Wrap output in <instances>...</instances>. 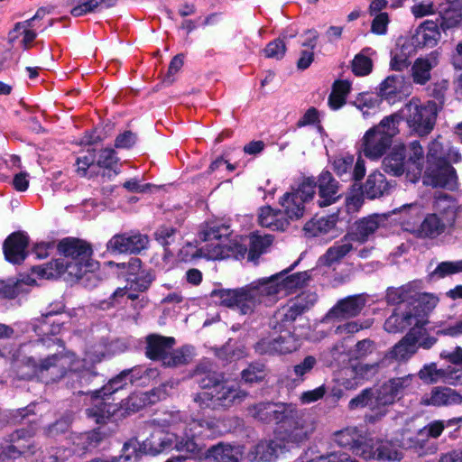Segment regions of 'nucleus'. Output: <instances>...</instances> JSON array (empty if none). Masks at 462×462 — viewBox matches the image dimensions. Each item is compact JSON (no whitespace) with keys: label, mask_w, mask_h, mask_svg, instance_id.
I'll return each mask as SVG.
<instances>
[{"label":"nucleus","mask_w":462,"mask_h":462,"mask_svg":"<svg viewBox=\"0 0 462 462\" xmlns=\"http://www.w3.org/2000/svg\"><path fill=\"white\" fill-rule=\"evenodd\" d=\"M296 261L289 268L269 278H263L239 289H222L213 291L212 296L239 315H251L260 303L272 304L281 292H290L304 286L310 279L308 272H300L285 275L299 263Z\"/></svg>","instance_id":"f257e3e1"},{"label":"nucleus","mask_w":462,"mask_h":462,"mask_svg":"<svg viewBox=\"0 0 462 462\" xmlns=\"http://www.w3.org/2000/svg\"><path fill=\"white\" fill-rule=\"evenodd\" d=\"M192 375L203 390L192 394V401L201 410L226 411L246 396L239 386L225 377L224 373L216 371L208 363L199 364Z\"/></svg>","instance_id":"f03ea898"},{"label":"nucleus","mask_w":462,"mask_h":462,"mask_svg":"<svg viewBox=\"0 0 462 462\" xmlns=\"http://www.w3.org/2000/svg\"><path fill=\"white\" fill-rule=\"evenodd\" d=\"M420 282L413 281L400 287H389L385 299L396 305L389 318H423L430 315L439 299L430 292H420Z\"/></svg>","instance_id":"7ed1b4c3"},{"label":"nucleus","mask_w":462,"mask_h":462,"mask_svg":"<svg viewBox=\"0 0 462 462\" xmlns=\"http://www.w3.org/2000/svg\"><path fill=\"white\" fill-rule=\"evenodd\" d=\"M76 361L75 353L66 349L48 356L39 363L30 357L26 364L18 366L16 376L19 380L29 381L38 375L45 378L47 383H55L73 371Z\"/></svg>","instance_id":"20e7f679"},{"label":"nucleus","mask_w":462,"mask_h":462,"mask_svg":"<svg viewBox=\"0 0 462 462\" xmlns=\"http://www.w3.org/2000/svg\"><path fill=\"white\" fill-rule=\"evenodd\" d=\"M433 208L434 212L427 214L417 229L413 230L420 238H437L455 226L458 205L452 196L436 192Z\"/></svg>","instance_id":"39448f33"},{"label":"nucleus","mask_w":462,"mask_h":462,"mask_svg":"<svg viewBox=\"0 0 462 462\" xmlns=\"http://www.w3.org/2000/svg\"><path fill=\"white\" fill-rule=\"evenodd\" d=\"M401 120L400 115L393 114L367 130L361 141L363 154L370 160L382 158L391 148L393 137L399 133Z\"/></svg>","instance_id":"423d86ee"},{"label":"nucleus","mask_w":462,"mask_h":462,"mask_svg":"<svg viewBox=\"0 0 462 462\" xmlns=\"http://www.w3.org/2000/svg\"><path fill=\"white\" fill-rule=\"evenodd\" d=\"M314 430V420L294 405L282 423L275 428L274 434L279 437L282 445L291 450L305 445Z\"/></svg>","instance_id":"0eeeda50"},{"label":"nucleus","mask_w":462,"mask_h":462,"mask_svg":"<svg viewBox=\"0 0 462 462\" xmlns=\"http://www.w3.org/2000/svg\"><path fill=\"white\" fill-rule=\"evenodd\" d=\"M316 185L317 182L313 179L307 178L297 189H292L280 198L281 209L289 222L303 217L306 204L313 199Z\"/></svg>","instance_id":"6e6552de"},{"label":"nucleus","mask_w":462,"mask_h":462,"mask_svg":"<svg viewBox=\"0 0 462 462\" xmlns=\"http://www.w3.org/2000/svg\"><path fill=\"white\" fill-rule=\"evenodd\" d=\"M402 113L410 127L420 135L428 134L434 127L437 118V104L434 101L422 103L418 98H412L402 108Z\"/></svg>","instance_id":"1a4fd4ad"},{"label":"nucleus","mask_w":462,"mask_h":462,"mask_svg":"<svg viewBox=\"0 0 462 462\" xmlns=\"http://www.w3.org/2000/svg\"><path fill=\"white\" fill-rule=\"evenodd\" d=\"M196 437H191L189 434H184V437H178L176 435H163L160 437L152 436L147 439L150 447V453L157 455L163 451L175 448L179 452L186 454L185 457H192L199 456L200 448L195 440Z\"/></svg>","instance_id":"9d476101"},{"label":"nucleus","mask_w":462,"mask_h":462,"mask_svg":"<svg viewBox=\"0 0 462 462\" xmlns=\"http://www.w3.org/2000/svg\"><path fill=\"white\" fill-rule=\"evenodd\" d=\"M295 404L287 402H261L247 408L254 420L263 424H275L278 428Z\"/></svg>","instance_id":"9b49d317"},{"label":"nucleus","mask_w":462,"mask_h":462,"mask_svg":"<svg viewBox=\"0 0 462 462\" xmlns=\"http://www.w3.org/2000/svg\"><path fill=\"white\" fill-rule=\"evenodd\" d=\"M78 395H89L91 406L85 410L86 416L97 424L105 425L119 411L118 404L109 402V398L102 395L98 391L88 389L79 390Z\"/></svg>","instance_id":"f8f14e48"},{"label":"nucleus","mask_w":462,"mask_h":462,"mask_svg":"<svg viewBox=\"0 0 462 462\" xmlns=\"http://www.w3.org/2000/svg\"><path fill=\"white\" fill-rule=\"evenodd\" d=\"M9 442L0 451V462H9L21 456L33 455L36 446L32 439V433L27 429H19L9 435Z\"/></svg>","instance_id":"ddd939ff"},{"label":"nucleus","mask_w":462,"mask_h":462,"mask_svg":"<svg viewBox=\"0 0 462 462\" xmlns=\"http://www.w3.org/2000/svg\"><path fill=\"white\" fill-rule=\"evenodd\" d=\"M423 184L453 190L457 186L456 171L449 162L427 164L423 175Z\"/></svg>","instance_id":"4468645a"},{"label":"nucleus","mask_w":462,"mask_h":462,"mask_svg":"<svg viewBox=\"0 0 462 462\" xmlns=\"http://www.w3.org/2000/svg\"><path fill=\"white\" fill-rule=\"evenodd\" d=\"M368 408L370 414H365V419L370 423H374L384 417L388 411L381 405L379 395L376 389L365 388L348 402L349 410Z\"/></svg>","instance_id":"2eb2a0df"},{"label":"nucleus","mask_w":462,"mask_h":462,"mask_svg":"<svg viewBox=\"0 0 462 462\" xmlns=\"http://www.w3.org/2000/svg\"><path fill=\"white\" fill-rule=\"evenodd\" d=\"M148 243L146 235L130 231L113 236L106 244V249L110 253L138 254L147 247Z\"/></svg>","instance_id":"dca6fc26"},{"label":"nucleus","mask_w":462,"mask_h":462,"mask_svg":"<svg viewBox=\"0 0 462 462\" xmlns=\"http://www.w3.org/2000/svg\"><path fill=\"white\" fill-rule=\"evenodd\" d=\"M416 323L408 330L406 335L393 346L391 355L395 359L406 361L417 352V342L425 333L424 325L430 324V319H415Z\"/></svg>","instance_id":"f3484780"},{"label":"nucleus","mask_w":462,"mask_h":462,"mask_svg":"<svg viewBox=\"0 0 462 462\" xmlns=\"http://www.w3.org/2000/svg\"><path fill=\"white\" fill-rule=\"evenodd\" d=\"M414 374H409L385 381L376 389L381 405L387 409V406L402 399L410 390Z\"/></svg>","instance_id":"a211bd4d"},{"label":"nucleus","mask_w":462,"mask_h":462,"mask_svg":"<svg viewBox=\"0 0 462 462\" xmlns=\"http://www.w3.org/2000/svg\"><path fill=\"white\" fill-rule=\"evenodd\" d=\"M200 251L205 257L212 260L235 258L236 260L248 257V248L246 245L235 241L228 243L207 244L201 247Z\"/></svg>","instance_id":"6ab92c4d"},{"label":"nucleus","mask_w":462,"mask_h":462,"mask_svg":"<svg viewBox=\"0 0 462 462\" xmlns=\"http://www.w3.org/2000/svg\"><path fill=\"white\" fill-rule=\"evenodd\" d=\"M368 294L360 293L339 300L325 318H354L362 314L368 300Z\"/></svg>","instance_id":"aec40b11"},{"label":"nucleus","mask_w":462,"mask_h":462,"mask_svg":"<svg viewBox=\"0 0 462 462\" xmlns=\"http://www.w3.org/2000/svg\"><path fill=\"white\" fill-rule=\"evenodd\" d=\"M333 170L343 181L360 180L365 174L364 160L359 157L355 162L353 155L336 158L333 162Z\"/></svg>","instance_id":"412c9836"},{"label":"nucleus","mask_w":462,"mask_h":462,"mask_svg":"<svg viewBox=\"0 0 462 462\" xmlns=\"http://www.w3.org/2000/svg\"><path fill=\"white\" fill-rule=\"evenodd\" d=\"M441 28L439 20H426L418 26L412 36V44L415 47H434L438 44L441 36Z\"/></svg>","instance_id":"4be33fe9"},{"label":"nucleus","mask_w":462,"mask_h":462,"mask_svg":"<svg viewBox=\"0 0 462 462\" xmlns=\"http://www.w3.org/2000/svg\"><path fill=\"white\" fill-rule=\"evenodd\" d=\"M59 252L64 256L63 259L89 261L92 254L91 246L85 241L66 237L58 245Z\"/></svg>","instance_id":"5701e85b"},{"label":"nucleus","mask_w":462,"mask_h":462,"mask_svg":"<svg viewBox=\"0 0 462 462\" xmlns=\"http://www.w3.org/2000/svg\"><path fill=\"white\" fill-rule=\"evenodd\" d=\"M29 239L22 233H13L5 241L3 249L7 261L21 263L26 257Z\"/></svg>","instance_id":"b1692460"},{"label":"nucleus","mask_w":462,"mask_h":462,"mask_svg":"<svg viewBox=\"0 0 462 462\" xmlns=\"http://www.w3.org/2000/svg\"><path fill=\"white\" fill-rule=\"evenodd\" d=\"M318 186L319 196L318 204L320 208L327 207L332 203H335L340 197L338 194V182L328 171H324L319 174Z\"/></svg>","instance_id":"393cba45"},{"label":"nucleus","mask_w":462,"mask_h":462,"mask_svg":"<svg viewBox=\"0 0 462 462\" xmlns=\"http://www.w3.org/2000/svg\"><path fill=\"white\" fill-rule=\"evenodd\" d=\"M439 52L433 51L425 57L415 60L411 67L413 82L419 85H425L430 81V71L439 64Z\"/></svg>","instance_id":"a878e982"},{"label":"nucleus","mask_w":462,"mask_h":462,"mask_svg":"<svg viewBox=\"0 0 462 462\" xmlns=\"http://www.w3.org/2000/svg\"><path fill=\"white\" fill-rule=\"evenodd\" d=\"M318 300L314 292H303L283 306L279 314L282 318H297L310 310Z\"/></svg>","instance_id":"bb28decb"},{"label":"nucleus","mask_w":462,"mask_h":462,"mask_svg":"<svg viewBox=\"0 0 462 462\" xmlns=\"http://www.w3.org/2000/svg\"><path fill=\"white\" fill-rule=\"evenodd\" d=\"M392 189L391 183L387 180L384 174L375 171L371 172L365 183L362 188V195L369 199H379L390 194Z\"/></svg>","instance_id":"cd10ccee"},{"label":"nucleus","mask_w":462,"mask_h":462,"mask_svg":"<svg viewBox=\"0 0 462 462\" xmlns=\"http://www.w3.org/2000/svg\"><path fill=\"white\" fill-rule=\"evenodd\" d=\"M462 395L456 390L446 386L433 387L429 397L423 399V403L434 407L450 406L460 404Z\"/></svg>","instance_id":"c85d7f7f"},{"label":"nucleus","mask_w":462,"mask_h":462,"mask_svg":"<svg viewBox=\"0 0 462 462\" xmlns=\"http://www.w3.org/2000/svg\"><path fill=\"white\" fill-rule=\"evenodd\" d=\"M172 337L151 334L146 337L145 356L152 361H162L168 350L175 344Z\"/></svg>","instance_id":"c756f323"},{"label":"nucleus","mask_w":462,"mask_h":462,"mask_svg":"<svg viewBox=\"0 0 462 462\" xmlns=\"http://www.w3.org/2000/svg\"><path fill=\"white\" fill-rule=\"evenodd\" d=\"M230 234L229 226L220 221H210L200 226L199 237L208 244L225 243Z\"/></svg>","instance_id":"7c9ffc66"},{"label":"nucleus","mask_w":462,"mask_h":462,"mask_svg":"<svg viewBox=\"0 0 462 462\" xmlns=\"http://www.w3.org/2000/svg\"><path fill=\"white\" fill-rule=\"evenodd\" d=\"M217 428V423L214 419H190L185 422L183 431L184 434H189L191 437L207 439L216 432Z\"/></svg>","instance_id":"2f4dec72"},{"label":"nucleus","mask_w":462,"mask_h":462,"mask_svg":"<svg viewBox=\"0 0 462 462\" xmlns=\"http://www.w3.org/2000/svg\"><path fill=\"white\" fill-rule=\"evenodd\" d=\"M283 443L275 436L274 439H264L259 441L255 446V455L260 461L273 462L275 461L280 454L289 451Z\"/></svg>","instance_id":"473e14b6"},{"label":"nucleus","mask_w":462,"mask_h":462,"mask_svg":"<svg viewBox=\"0 0 462 462\" xmlns=\"http://www.w3.org/2000/svg\"><path fill=\"white\" fill-rule=\"evenodd\" d=\"M258 219L259 224L262 226H265L273 230L283 231L290 225L288 218L281 208L275 210L271 207L262 208Z\"/></svg>","instance_id":"72a5a7b5"},{"label":"nucleus","mask_w":462,"mask_h":462,"mask_svg":"<svg viewBox=\"0 0 462 462\" xmlns=\"http://www.w3.org/2000/svg\"><path fill=\"white\" fill-rule=\"evenodd\" d=\"M351 242L350 236H345L330 246L321 256L320 260L327 266L339 263L353 249Z\"/></svg>","instance_id":"f704fd0d"},{"label":"nucleus","mask_w":462,"mask_h":462,"mask_svg":"<svg viewBox=\"0 0 462 462\" xmlns=\"http://www.w3.org/2000/svg\"><path fill=\"white\" fill-rule=\"evenodd\" d=\"M451 159V149L449 143L438 136L429 144L427 153V164L438 162H449Z\"/></svg>","instance_id":"c9c22d12"},{"label":"nucleus","mask_w":462,"mask_h":462,"mask_svg":"<svg viewBox=\"0 0 462 462\" xmlns=\"http://www.w3.org/2000/svg\"><path fill=\"white\" fill-rule=\"evenodd\" d=\"M337 221L335 215L314 217L305 224L304 231L310 236L327 235L335 229Z\"/></svg>","instance_id":"e433bc0d"},{"label":"nucleus","mask_w":462,"mask_h":462,"mask_svg":"<svg viewBox=\"0 0 462 462\" xmlns=\"http://www.w3.org/2000/svg\"><path fill=\"white\" fill-rule=\"evenodd\" d=\"M404 159L405 152L403 147L393 150L383 161L384 171L393 176L402 175L406 170H411Z\"/></svg>","instance_id":"4c0bfd02"},{"label":"nucleus","mask_w":462,"mask_h":462,"mask_svg":"<svg viewBox=\"0 0 462 462\" xmlns=\"http://www.w3.org/2000/svg\"><path fill=\"white\" fill-rule=\"evenodd\" d=\"M99 376L98 373L90 368L82 369L80 371H72L69 374L68 384L77 393L79 390L87 391L91 389L89 386L94 384V381Z\"/></svg>","instance_id":"58836bf2"},{"label":"nucleus","mask_w":462,"mask_h":462,"mask_svg":"<svg viewBox=\"0 0 462 462\" xmlns=\"http://www.w3.org/2000/svg\"><path fill=\"white\" fill-rule=\"evenodd\" d=\"M116 2V0H66L67 5L71 6L70 14L74 17L94 13L102 4L113 6Z\"/></svg>","instance_id":"ea45409f"},{"label":"nucleus","mask_w":462,"mask_h":462,"mask_svg":"<svg viewBox=\"0 0 462 462\" xmlns=\"http://www.w3.org/2000/svg\"><path fill=\"white\" fill-rule=\"evenodd\" d=\"M298 343L295 337L291 332L285 335H280L273 340L268 342V349L265 352L286 355L297 350Z\"/></svg>","instance_id":"a19ab883"},{"label":"nucleus","mask_w":462,"mask_h":462,"mask_svg":"<svg viewBox=\"0 0 462 462\" xmlns=\"http://www.w3.org/2000/svg\"><path fill=\"white\" fill-rule=\"evenodd\" d=\"M109 436V433L101 427L95 428L89 431L83 432L79 435L78 446L84 452L90 451L97 448L100 443Z\"/></svg>","instance_id":"79ce46f5"},{"label":"nucleus","mask_w":462,"mask_h":462,"mask_svg":"<svg viewBox=\"0 0 462 462\" xmlns=\"http://www.w3.org/2000/svg\"><path fill=\"white\" fill-rule=\"evenodd\" d=\"M134 371V369H125L117 375L111 378L106 384L100 388H95L94 390L98 391L102 395L110 399L113 394L125 389L129 384L128 376Z\"/></svg>","instance_id":"37998d69"},{"label":"nucleus","mask_w":462,"mask_h":462,"mask_svg":"<svg viewBox=\"0 0 462 462\" xmlns=\"http://www.w3.org/2000/svg\"><path fill=\"white\" fill-rule=\"evenodd\" d=\"M404 85V78L401 75L388 76L380 85V96L391 101L394 99L402 90Z\"/></svg>","instance_id":"c03bdc74"},{"label":"nucleus","mask_w":462,"mask_h":462,"mask_svg":"<svg viewBox=\"0 0 462 462\" xmlns=\"http://www.w3.org/2000/svg\"><path fill=\"white\" fill-rule=\"evenodd\" d=\"M150 400L149 393H132L126 399L122 400L118 406L119 411L124 410L121 415H128L142 410L148 403L152 402Z\"/></svg>","instance_id":"a18cd8bd"},{"label":"nucleus","mask_w":462,"mask_h":462,"mask_svg":"<svg viewBox=\"0 0 462 462\" xmlns=\"http://www.w3.org/2000/svg\"><path fill=\"white\" fill-rule=\"evenodd\" d=\"M379 225L375 217H370L363 218L356 223V228L351 233L346 235L350 236L352 241L365 242L368 239L369 236L374 234L378 228Z\"/></svg>","instance_id":"49530a36"},{"label":"nucleus","mask_w":462,"mask_h":462,"mask_svg":"<svg viewBox=\"0 0 462 462\" xmlns=\"http://www.w3.org/2000/svg\"><path fill=\"white\" fill-rule=\"evenodd\" d=\"M66 267L65 259L60 258L51 261L44 265L33 266L32 273L41 278L56 279L63 276V268Z\"/></svg>","instance_id":"de8ad7c7"},{"label":"nucleus","mask_w":462,"mask_h":462,"mask_svg":"<svg viewBox=\"0 0 462 462\" xmlns=\"http://www.w3.org/2000/svg\"><path fill=\"white\" fill-rule=\"evenodd\" d=\"M248 260L255 261L261 254L266 252V249L273 242V236L270 235L261 236L252 234L249 238Z\"/></svg>","instance_id":"09e8293b"},{"label":"nucleus","mask_w":462,"mask_h":462,"mask_svg":"<svg viewBox=\"0 0 462 462\" xmlns=\"http://www.w3.org/2000/svg\"><path fill=\"white\" fill-rule=\"evenodd\" d=\"M418 377L426 384L443 383L446 368H438L435 362L423 365L417 374Z\"/></svg>","instance_id":"8fccbe9b"},{"label":"nucleus","mask_w":462,"mask_h":462,"mask_svg":"<svg viewBox=\"0 0 462 462\" xmlns=\"http://www.w3.org/2000/svg\"><path fill=\"white\" fill-rule=\"evenodd\" d=\"M383 461H400L402 454L398 451L392 442L387 440H377L375 442L374 458Z\"/></svg>","instance_id":"3c124183"},{"label":"nucleus","mask_w":462,"mask_h":462,"mask_svg":"<svg viewBox=\"0 0 462 462\" xmlns=\"http://www.w3.org/2000/svg\"><path fill=\"white\" fill-rule=\"evenodd\" d=\"M206 458L214 462H239L234 455V450L230 446L217 444L210 447L205 453Z\"/></svg>","instance_id":"603ef678"},{"label":"nucleus","mask_w":462,"mask_h":462,"mask_svg":"<svg viewBox=\"0 0 462 462\" xmlns=\"http://www.w3.org/2000/svg\"><path fill=\"white\" fill-rule=\"evenodd\" d=\"M359 436L360 433L356 428H346L335 433L334 440L338 446L353 452Z\"/></svg>","instance_id":"864d4df0"},{"label":"nucleus","mask_w":462,"mask_h":462,"mask_svg":"<svg viewBox=\"0 0 462 462\" xmlns=\"http://www.w3.org/2000/svg\"><path fill=\"white\" fill-rule=\"evenodd\" d=\"M66 267L63 268L65 280L80 279L88 270V261L65 259Z\"/></svg>","instance_id":"5fc2aeb1"},{"label":"nucleus","mask_w":462,"mask_h":462,"mask_svg":"<svg viewBox=\"0 0 462 462\" xmlns=\"http://www.w3.org/2000/svg\"><path fill=\"white\" fill-rule=\"evenodd\" d=\"M189 356L186 347H180L172 351L168 350L162 363L166 367H177L189 363Z\"/></svg>","instance_id":"6e6d98bb"},{"label":"nucleus","mask_w":462,"mask_h":462,"mask_svg":"<svg viewBox=\"0 0 462 462\" xmlns=\"http://www.w3.org/2000/svg\"><path fill=\"white\" fill-rule=\"evenodd\" d=\"M370 49H364L360 53L356 54L352 61V71L356 76H366L373 69L372 60L365 54Z\"/></svg>","instance_id":"4d7b16f0"},{"label":"nucleus","mask_w":462,"mask_h":462,"mask_svg":"<svg viewBox=\"0 0 462 462\" xmlns=\"http://www.w3.org/2000/svg\"><path fill=\"white\" fill-rule=\"evenodd\" d=\"M264 368L265 366L263 364H250L246 369L242 371V380L248 383L263 382L266 376Z\"/></svg>","instance_id":"13d9d810"},{"label":"nucleus","mask_w":462,"mask_h":462,"mask_svg":"<svg viewBox=\"0 0 462 462\" xmlns=\"http://www.w3.org/2000/svg\"><path fill=\"white\" fill-rule=\"evenodd\" d=\"M353 453L365 459L374 458L375 443H374V439L360 434Z\"/></svg>","instance_id":"bf43d9fd"},{"label":"nucleus","mask_w":462,"mask_h":462,"mask_svg":"<svg viewBox=\"0 0 462 462\" xmlns=\"http://www.w3.org/2000/svg\"><path fill=\"white\" fill-rule=\"evenodd\" d=\"M423 148L419 141H413L409 145L408 165L412 166V171H416L420 174L422 170Z\"/></svg>","instance_id":"052dcab7"},{"label":"nucleus","mask_w":462,"mask_h":462,"mask_svg":"<svg viewBox=\"0 0 462 462\" xmlns=\"http://www.w3.org/2000/svg\"><path fill=\"white\" fill-rule=\"evenodd\" d=\"M459 273H462V260L454 262L447 261L439 263L435 270L430 273V277H437L438 279H440Z\"/></svg>","instance_id":"680f3d73"},{"label":"nucleus","mask_w":462,"mask_h":462,"mask_svg":"<svg viewBox=\"0 0 462 462\" xmlns=\"http://www.w3.org/2000/svg\"><path fill=\"white\" fill-rule=\"evenodd\" d=\"M439 24L443 32L456 27L462 22V12L458 9H448L440 16Z\"/></svg>","instance_id":"e2e57ef3"},{"label":"nucleus","mask_w":462,"mask_h":462,"mask_svg":"<svg viewBox=\"0 0 462 462\" xmlns=\"http://www.w3.org/2000/svg\"><path fill=\"white\" fill-rule=\"evenodd\" d=\"M379 104V98L368 93H360L354 101V105L357 109L363 112L365 117L369 116L368 111L365 110V108L374 109Z\"/></svg>","instance_id":"0e129e2a"},{"label":"nucleus","mask_w":462,"mask_h":462,"mask_svg":"<svg viewBox=\"0 0 462 462\" xmlns=\"http://www.w3.org/2000/svg\"><path fill=\"white\" fill-rule=\"evenodd\" d=\"M177 229L170 226H161L154 233L156 241L162 245L165 250L175 242Z\"/></svg>","instance_id":"69168bd1"},{"label":"nucleus","mask_w":462,"mask_h":462,"mask_svg":"<svg viewBox=\"0 0 462 462\" xmlns=\"http://www.w3.org/2000/svg\"><path fill=\"white\" fill-rule=\"evenodd\" d=\"M154 276L149 271H142L139 275L128 278L132 290L143 291L149 288Z\"/></svg>","instance_id":"338daca9"},{"label":"nucleus","mask_w":462,"mask_h":462,"mask_svg":"<svg viewBox=\"0 0 462 462\" xmlns=\"http://www.w3.org/2000/svg\"><path fill=\"white\" fill-rule=\"evenodd\" d=\"M266 58L281 60L286 52V45L283 40L275 39L270 42L263 50Z\"/></svg>","instance_id":"774afa93"}]
</instances>
